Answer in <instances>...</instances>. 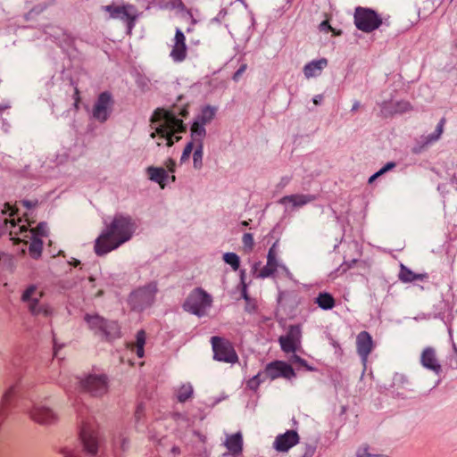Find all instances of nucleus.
Returning <instances> with one entry per match:
<instances>
[{"mask_svg":"<svg viewBox=\"0 0 457 457\" xmlns=\"http://www.w3.org/2000/svg\"><path fill=\"white\" fill-rule=\"evenodd\" d=\"M62 457H80L79 450L73 445H66L60 450Z\"/></svg>","mask_w":457,"mask_h":457,"instance_id":"obj_42","label":"nucleus"},{"mask_svg":"<svg viewBox=\"0 0 457 457\" xmlns=\"http://www.w3.org/2000/svg\"><path fill=\"white\" fill-rule=\"evenodd\" d=\"M101 9L109 13V19L120 20L126 23L127 33L131 34L138 18V12L135 5L126 4L123 5H115L113 4L103 5Z\"/></svg>","mask_w":457,"mask_h":457,"instance_id":"obj_5","label":"nucleus"},{"mask_svg":"<svg viewBox=\"0 0 457 457\" xmlns=\"http://www.w3.org/2000/svg\"><path fill=\"white\" fill-rule=\"evenodd\" d=\"M21 204L24 207H26L27 209H31V208L35 207L37 204V200H34V201H31V200H22L21 202Z\"/></svg>","mask_w":457,"mask_h":457,"instance_id":"obj_52","label":"nucleus"},{"mask_svg":"<svg viewBox=\"0 0 457 457\" xmlns=\"http://www.w3.org/2000/svg\"><path fill=\"white\" fill-rule=\"evenodd\" d=\"M265 381H266V378H265L263 373L259 372L257 375L253 376L252 378H250L247 381V387L250 388L251 390L255 391V390H257L259 386L262 383H264Z\"/></svg>","mask_w":457,"mask_h":457,"instance_id":"obj_39","label":"nucleus"},{"mask_svg":"<svg viewBox=\"0 0 457 457\" xmlns=\"http://www.w3.org/2000/svg\"><path fill=\"white\" fill-rule=\"evenodd\" d=\"M355 457H390L388 454L379 451L375 446L364 443L360 445L355 451Z\"/></svg>","mask_w":457,"mask_h":457,"instance_id":"obj_28","label":"nucleus"},{"mask_svg":"<svg viewBox=\"0 0 457 457\" xmlns=\"http://www.w3.org/2000/svg\"><path fill=\"white\" fill-rule=\"evenodd\" d=\"M359 107H360V102L354 101V103L353 104V106L351 108V112H357Z\"/></svg>","mask_w":457,"mask_h":457,"instance_id":"obj_59","label":"nucleus"},{"mask_svg":"<svg viewBox=\"0 0 457 457\" xmlns=\"http://www.w3.org/2000/svg\"><path fill=\"white\" fill-rule=\"evenodd\" d=\"M29 236H25V237H45L47 234V226L46 223H39L36 228H31L29 231Z\"/></svg>","mask_w":457,"mask_h":457,"instance_id":"obj_40","label":"nucleus"},{"mask_svg":"<svg viewBox=\"0 0 457 457\" xmlns=\"http://www.w3.org/2000/svg\"><path fill=\"white\" fill-rule=\"evenodd\" d=\"M223 261L231 266L233 270H237L240 266V260L237 254L235 253H226L223 255Z\"/></svg>","mask_w":457,"mask_h":457,"instance_id":"obj_37","label":"nucleus"},{"mask_svg":"<svg viewBox=\"0 0 457 457\" xmlns=\"http://www.w3.org/2000/svg\"><path fill=\"white\" fill-rule=\"evenodd\" d=\"M226 15H227V10L221 9L219 12V13L217 14V16L212 19V21L220 22L221 20H223L225 18Z\"/></svg>","mask_w":457,"mask_h":457,"instance_id":"obj_53","label":"nucleus"},{"mask_svg":"<svg viewBox=\"0 0 457 457\" xmlns=\"http://www.w3.org/2000/svg\"><path fill=\"white\" fill-rule=\"evenodd\" d=\"M135 230L136 225L130 217L116 215L96 240V253L104 255L118 248L131 238Z\"/></svg>","mask_w":457,"mask_h":457,"instance_id":"obj_1","label":"nucleus"},{"mask_svg":"<svg viewBox=\"0 0 457 457\" xmlns=\"http://www.w3.org/2000/svg\"><path fill=\"white\" fill-rule=\"evenodd\" d=\"M353 22L355 27L365 33L378 29L382 24L390 25L389 19H383L375 10L358 6L354 10Z\"/></svg>","mask_w":457,"mask_h":457,"instance_id":"obj_3","label":"nucleus"},{"mask_svg":"<svg viewBox=\"0 0 457 457\" xmlns=\"http://www.w3.org/2000/svg\"><path fill=\"white\" fill-rule=\"evenodd\" d=\"M80 387L92 396L99 397L108 391V380L105 375H88L79 381Z\"/></svg>","mask_w":457,"mask_h":457,"instance_id":"obj_10","label":"nucleus"},{"mask_svg":"<svg viewBox=\"0 0 457 457\" xmlns=\"http://www.w3.org/2000/svg\"><path fill=\"white\" fill-rule=\"evenodd\" d=\"M420 361L423 368L436 375H439L442 372V365L437 358L436 351L432 346H427L422 350Z\"/></svg>","mask_w":457,"mask_h":457,"instance_id":"obj_16","label":"nucleus"},{"mask_svg":"<svg viewBox=\"0 0 457 457\" xmlns=\"http://www.w3.org/2000/svg\"><path fill=\"white\" fill-rule=\"evenodd\" d=\"M152 114L157 115V114H175V113L170 111H164V110H161L160 108H157L153 112Z\"/></svg>","mask_w":457,"mask_h":457,"instance_id":"obj_57","label":"nucleus"},{"mask_svg":"<svg viewBox=\"0 0 457 457\" xmlns=\"http://www.w3.org/2000/svg\"><path fill=\"white\" fill-rule=\"evenodd\" d=\"M300 436L295 430H287L276 436L273 447L279 453H286L299 443Z\"/></svg>","mask_w":457,"mask_h":457,"instance_id":"obj_17","label":"nucleus"},{"mask_svg":"<svg viewBox=\"0 0 457 457\" xmlns=\"http://www.w3.org/2000/svg\"><path fill=\"white\" fill-rule=\"evenodd\" d=\"M244 248L251 251L254 245L253 236L251 233H245L242 237Z\"/></svg>","mask_w":457,"mask_h":457,"instance_id":"obj_43","label":"nucleus"},{"mask_svg":"<svg viewBox=\"0 0 457 457\" xmlns=\"http://www.w3.org/2000/svg\"><path fill=\"white\" fill-rule=\"evenodd\" d=\"M194 148L195 149V144L194 142L190 141L187 144L180 158L181 162H184L189 159V156Z\"/></svg>","mask_w":457,"mask_h":457,"instance_id":"obj_44","label":"nucleus"},{"mask_svg":"<svg viewBox=\"0 0 457 457\" xmlns=\"http://www.w3.org/2000/svg\"><path fill=\"white\" fill-rule=\"evenodd\" d=\"M114 104L112 95L109 91L99 94L94 106L92 114H107Z\"/></svg>","mask_w":457,"mask_h":457,"instance_id":"obj_19","label":"nucleus"},{"mask_svg":"<svg viewBox=\"0 0 457 457\" xmlns=\"http://www.w3.org/2000/svg\"><path fill=\"white\" fill-rule=\"evenodd\" d=\"M137 83L139 87L142 88V90H146L148 89V80L145 78H139L137 80Z\"/></svg>","mask_w":457,"mask_h":457,"instance_id":"obj_51","label":"nucleus"},{"mask_svg":"<svg viewBox=\"0 0 457 457\" xmlns=\"http://www.w3.org/2000/svg\"><path fill=\"white\" fill-rule=\"evenodd\" d=\"M189 21H190L192 26H194L197 23V20L195 18H194V16Z\"/></svg>","mask_w":457,"mask_h":457,"instance_id":"obj_64","label":"nucleus"},{"mask_svg":"<svg viewBox=\"0 0 457 457\" xmlns=\"http://www.w3.org/2000/svg\"><path fill=\"white\" fill-rule=\"evenodd\" d=\"M10 106L7 104H0V113L7 110Z\"/></svg>","mask_w":457,"mask_h":457,"instance_id":"obj_61","label":"nucleus"},{"mask_svg":"<svg viewBox=\"0 0 457 457\" xmlns=\"http://www.w3.org/2000/svg\"><path fill=\"white\" fill-rule=\"evenodd\" d=\"M43 295L44 294L41 290H38L36 286L31 285L23 292L21 301L26 303L28 308H29V306L38 303Z\"/></svg>","mask_w":457,"mask_h":457,"instance_id":"obj_27","label":"nucleus"},{"mask_svg":"<svg viewBox=\"0 0 457 457\" xmlns=\"http://www.w3.org/2000/svg\"><path fill=\"white\" fill-rule=\"evenodd\" d=\"M5 206L8 207V209L11 211L10 215L12 216L15 212L14 210L12 208V206L9 204H6Z\"/></svg>","mask_w":457,"mask_h":457,"instance_id":"obj_62","label":"nucleus"},{"mask_svg":"<svg viewBox=\"0 0 457 457\" xmlns=\"http://www.w3.org/2000/svg\"><path fill=\"white\" fill-rule=\"evenodd\" d=\"M216 112H217V108L216 107L211 106V105H205V106L203 107L201 114H203V115H205V114H215Z\"/></svg>","mask_w":457,"mask_h":457,"instance_id":"obj_50","label":"nucleus"},{"mask_svg":"<svg viewBox=\"0 0 457 457\" xmlns=\"http://www.w3.org/2000/svg\"><path fill=\"white\" fill-rule=\"evenodd\" d=\"M445 124V119L442 118L440 120V121L437 123L435 132L424 137L422 139V142L420 144L419 143L417 145H415L412 148L411 152L413 154H420L428 145H430L434 142H436L440 138V137L444 131Z\"/></svg>","mask_w":457,"mask_h":457,"instance_id":"obj_20","label":"nucleus"},{"mask_svg":"<svg viewBox=\"0 0 457 457\" xmlns=\"http://www.w3.org/2000/svg\"><path fill=\"white\" fill-rule=\"evenodd\" d=\"M320 30L328 32V30L331 29V26H330V24H329V22L328 21H323L320 24Z\"/></svg>","mask_w":457,"mask_h":457,"instance_id":"obj_55","label":"nucleus"},{"mask_svg":"<svg viewBox=\"0 0 457 457\" xmlns=\"http://www.w3.org/2000/svg\"><path fill=\"white\" fill-rule=\"evenodd\" d=\"M315 303L323 310H331L334 308L336 302L331 294L321 292L315 298Z\"/></svg>","mask_w":457,"mask_h":457,"instance_id":"obj_30","label":"nucleus"},{"mask_svg":"<svg viewBox=\"0 0 457 457\" xmlns=\"http://www.w3.org/2000/svg\"><path fill=\"white\" fill-rule=\"evenodd\" d=\"M399 279L403 283H411L416 280L423 281L428 278L427 273H415L405 265H400Z\"/></svg>","mask_w":457,"mask_h":457,"instance_id":"obj_25","label":"nucleus"},{"mask_svg":"<svg viewBox=\"0 0 457 457\" xmlns=\"http://www.w3.org/2000/svg\"><path fill=\"white\" fill-rule=\"evenodd\" d=\"M246 68V65H242L233 75V79L237 80L238 78L242 75V73L245 71Z\"/></svg>","mask_w":457,"mask_h":457,"instance_id":"obj_54","label":"nucleus"},{"mask_svg":"<svg viewBox=\"0 0 457 457\" xmlns=\"http://www.w3.org/2000/svg\"><path fill=\"white\" fill-rule=\"evenodd\" d=\"M315 199L316 197L312 195L296 194L283 196L279 200V203L285 205L291 204L293 207H302L307 204L313 202Z\"/></svg>","mask_w":457,"mask_h":457,"instance_id":"obj_23","label":"nucleus"},{"mask_svg":"<svg viewBox=\"0 0 457 457\" xmlns=\"http://www.w3.org/2000/svg\"><path fill=\"white\" fill-rule=\"evenodd\" d=\"M357 353L363 361H366L368 356L373 349V341L371 336L367 331H361L356 338Z\"/></svg>","mask_w":457,"mask_h":457,"instance_id":"obj_18","label":"nucleus"},{"mask_svg":"<svg viewBox=\"0 0 457 457\" xmlns=\"http://www.w3.org/2000/svg\"><path fill=\"white\" fill-rule=\"evenodd\" d=\"M278 255V241H276L269 249L267 254V263L266 265L259 271L258 278H265L272 276L278 268L282 269L286 272H288V269L287 266L283 264H279L277 260Z\"/></svg>","mask_w":457,"mask_h":457,"instance_id":"obj_14","label":"nucleus"},{"mask_svg":"<svg viewBox=\"0 0 457 457\" xmlns=\"http://www.w3.org/2000/svg\"><path fill=\"white\" fill-rule=\"evenodd\" d=\"M157 287L155 283L139 287L129 295V303L134 310L142 311L150 306L155 297Z\"/></svg>","mask_w":457,"mask_h":457,"instance_id":"obj_8","label":"nucleus"},{"mask_svg":"<svg viewBox=\"0 0 457 457\" xmlns=\"http://www.w3.org/2000/svg\"><path fill=\"white\" fill-rule=\"evenodd\" d=\"M192 395H193V387L189 383L182 385L179 388L178 393H177L178 400L180 403H184V402L187 401L189 398L192 397Z\"/></svg>","mask_w":457,"mask_h":457,"instance_id":"obj_35","label":"nucleus"},{"mask_svg":"<svg viewBox=\"0 0 457 457\" xmlns=\"http://www.w3.org/2000/svg\"><path fill=\"white\" fill-rule=\"evenodd\" d=\"M80 440L84 451L90 456H96L100 446L99 431L94 424L86 423L80 430Z\"/></svg>","mask_w":457,"mask_h":457,"instance_id":"obj_9","label":"nucleus"},{"mask_svg":"<svg viewBox=\"0 0 457 457\" xmlns=\"http://www.w3.org/2000/svg\"><path fill=\"white\" fill-rule=\"evenodd\" d=\"M29 311L35 316L42 315L44 317H50L54 313L53 308L49 304H39V303L29 306Z\"/></svg>","mask_w":457,"mask_h":457,"instance_id":"obj_31","label":"nucleus"},{"mask_svg":"<svg viewBox=\"0 0 457 457\" xmlns=\"http://www.w3.org/2000/svg\"><path fill=\"white\" fill-rule=\"evenodd\" d=\"M144 416H145V406L142 403H139L137 406V409L134 413L135 422L137 424Z\"/></svg>","mask_w":457,"mask_h":457,"instance_id":"obj_45","label":"nucleus"},{"mask_svg":"<svg viewBox=\"0 0 457 457\" xmlns=\"http://www.w3.org/2000/svg\"><path fill=\"white\" fill-rule=\"evenodd\" d=\"M395 166H396V163L394 162H387L383 168H381L378 171H377L371 177H370L369 183H372L378 177H380L383 174H385L386 172L393 170Z\"/></svg>","mask_w":457,"mask_h":457,"instance_id":"obj_41","label":"nucleus"},{"mask_svg":"<svg viewBox=\"0 0 457 457\" xmlns=\"http://www.w3.org/2000/svg\"><path fill=\"white\" fill-rule=\"evenodd\" d=\"M323 99V96L321 95H318L313 98V103L315 104H320Z\"/></svg>","mask_w":457,"mask_h":457,"instance_id":"obj_58","label":"nucleus"},{"mask_svg":"<svg viewBox=\"0 0 457 457\" xmlns=\"http://www.w3.org/2000/svg\"><path fill=\"white\" fill-rule=\"evenodd\" d=\"M29 415L32 420L45 426L53 425L58 420L57 413L40 403L33 404L32 408L29 411Z\"/></svg>","mask_w":457,"mask_h":457,"instance_id":"obj_11","label":"nucleus"},{"mask_svg":"<svg viewBox=\"0 0 457 457\" xmlns=\"http://www.w3.org/2000/svg\"><path fill=\"white\" fill-rule=\"evenodd\" d=\"M187 53V46L185 34L179 28H177L170 56L175 62H181L186 60Z\"/></svg>","mask_w":457,"mask_h":457,"instance_id":"obj_15","label":"nucleus"},{"mask_svg":"<svg viewBox=\"0 0 457 457\" xmlns=\"http://www.w3.org/2000/svg\"><path fill=\"white\" fill-rule=\"evenodd\" d=\"M328 59L325 57L307 62L303 68L304 77L311 79L320 76L322 71L328 66Z\"/></svg>","mask_w":457,"mask_h":457,"instance_id":"obj_21","label":"nucleus"},{"mask_svg":"<svg viewBox=\"0 0 457 457\" xmlns=\"http://www.w3.org/2000/svg\"><path fill=\"white\" fill-rule=\"evenodd\" d=\"M145 343V333L144 330H140L137 334V341L135 345V353L138 358H142L144 356V345Z\"/></svg>","mask_w":457,"mask_h":457,"instance_id":"obj_36","label":"nucleus"},{"mask_svg":"<svg viewBox=\"0 0 457 457\" xmlns=\"http://www.w3.org/2000/svg\"><path fill=\"white\" fill-rule=\"evenodd\" d=\"M211 344L214 360L231 364L237 362V353L228 340L220 337H212Z\"/></svg>","mask_w":457,"mask_h":457,"instance_id":"obj_7","label":"nucleus"},{"mask_svg":"<svg viewBox=\"0 0 457 457\" xmlns=\"http://www.w3.org/2000/svg\"><path fill=\"white\" fill-rule=\"evenodd\" d=\"M170 7L172 9H178L180 10H186V5L182 2V0H171L170 1Z\"/></svg>","mask_w":457,"mask_h":457,"instance_id":"obj_48","label":"nucleus"},{"mask_svg":"<svg viewBox=\"0 0 457 457\" xmlns=\"http://www.w3.org/2000/svg\"><path fill=\"white\" fill-rule=\"evenodd\" d=\"M301 328L298 325H292L289 327L286 336H281L278 338L281 349L287 353H295L301 342Z\"/></svg>","mask_w":457,"mask_h":457,"instance_id":"obj_13","label":"nucleus"},{"mask_svg":"<svg viewBox=\"0 0 457 457\" xmlns=\"http://www.w3.org/2000/svg\"><path fill=\"white\" fill-rule=\"evenodd\" d=\"M112 444L114 447H118L122 451L127 450L129 444L127 429L118 428L113 435Z\"/></svg>","mask_w":457,"mask_h":457,"instance_id":"obj_29","label":"nucleus"},{"mask_svg":"<svg viewBox=\"0 0 457 457\" xmlns=\"http://www.w3.org/2000/svg\"><path fill=\"white\" fill-rule=\"evenodd\" d=\"M79 89L77 87H75V91H74V96H75V104H77V102L79 101Z\"/></svg>","mask_w":457,"mask_h":457,"instance_id":"obj_60","label":"nucleus"},{"mask_svg":"<svg viewBox=\"0 0 457 457\" xmlns=\"http://www.w3.org/2000/svg\"><path fill=\"white\" fill-rule=\"evenodd\" d=\"M266 380H274L278 378L290 379L295 376L291 365L282 361H274L266 365L262 371Z\"/></svg>","mask_w":457,"mask_h":457,"instance_id":"obj_12","label":"nucleus"},{"mask_svg":"<svg viewBox=\"0 0 457 457\" xmlns=\"http://www.w3.org/2000/svg\"><path fill=\"white\" fill-rule=\"evenodd\" d=\"M224 445L230 454L236 456L241 454L243 451V436L241 432L228 436Z\"/></svg>","mask_w":457,"mask_h":457,"instance_id":"obj_24","label":"nucleus"},{"mask_svg":"<svg viewBox=\"0 0 457 457\" xmlns=\"http://www.w3.org/2000/svg\"><path fill=\"white\" fill-rule=\"evenodd\" d=\"M18 386L17 384L11 386L3 395L1 403H0V411L3 412L5 408L12 403L15 395L17 394Z\"/></svg>","mask_w":457,"mask_h":457,"instance_id":"obj_32","label":"nucleus"},{"mask_svg":"<svg viewBox=\"0 0 457 457\" xmlns=\"http://www.w3.org/2000/svg\"><path fill=\"white\" fill-rule=\"evenodd\" d=\"M165 167L167 168V170L173 173L175 171V168H176V162L173 159L171 158H169L166 162H165Z\"/></svg>","mask_w":457,"mask_h":457,"instance_id":"obj_49","label":"nucleus"},{"mask_svg":"<svg viewBox=\"0 0 457 457\" xmlns=\"http://www.w3.org/2000/svg\"><path fill=\"white\" fill-rule=\"evenodd\" d=\"M292 360H293V361H294L295 363H298V364H300L301 366L305 367V368H306L307 370H313L312 367L308 366V364H307V362H306V361H305V360H303V358H301V357H300V356H298V355H295H295L292 357Z\"/></svg>","mask_w":457,"mask_h":457,"instance_id":"obj_47","label":"nucleus"},{"mask_svg":"<svg viewBox=\"0 0 457 457\" xmlns=\"http://www.w3.org/2000/svg\"><path fill=\"white\" fill-rule=\"evenodd\" d=\"M150 121L154 128L151 137H155L159 135L161 138L166 139V145L169 147L173 145V137L176 133L186 131L182 120L177 119V116H152Z\"/></svg>","mask_w":457,"mask_h":457,"instance_id":"obj_2","label":"nucleus"},{"mask_svg":"<svg viewBox=\"0 0 457 457\" xmlns=\"http://www.w3.org/2000/svg\"><path fill=\"white\" fill-rule=\"evenodd\" d=\"M146 173L150 180L158 183L161 188H164L165 180L169 179L167 170L164 168L149 166L146 169Z\"/></svg>","mask_w":457,"mask_h":457,"instance_id":"obj_26","label":"nucleus"},{"mask_svg":"<svg viewBox=\"0 0 457 457\" xmlns=\"http://www.w3.org/2000/svg\"><path fill=\"white\" fill-rule=\"evenodd\" d=\"M242 295H243V297H244L245 299H246V300L248 299L247 293H246V289H245V286L244 287V289H243V291H242Z\"/></svg>","mask_w":457,"mask_h":457,"instance_id":"obj_63","label":"nucleus"},{"mask_svg":"<svg viewBox=\"0 0 457 457\" xmlns=\"http://www.w3.org/2000/svg\"><path fill=\"white\" fill-rule=\"evenodd\" d=\"M390 107L392 108L390 114H403L412 111L411 104L404 100L391 102Z\"/></svg>","mask_w":457,"mask_h":457,"instance_id":"obj_33","label":"nucleus"},{"mask_svg":"<svg viewBox=\"0 0 457 457\" xmlns=\"http://www.w3.org/2000/svg\"><path fill=\"white\" fill-rule=\"evenodd\" d=\"M179 12L184 13L183 17L187 21H189L193 17V13H192L191 10L187 9V7H186V10H180Z\"/></svg>","mask_w":457,"mask_h":457,"instance_id":"obj_56","label":"nucleus"},{"mask_svg":"<svg viewBox=\"0 0 457 457\" xmlns=\"http://www.w3.org/2000/svg\"><path fill=\"white\" fill-rule=\"evenodd\" d=\"M212 116H202L201 123L195 121L191 126V142L195 145H204V138L206 135L204 125L210 121Z\"/></svg>","mask_w":457,"mask_h":457,"instance_id":"obj_22","label":"nucleus"},{"mask_svg":"<svg viewBox=\"0 0 457 457\" xmlns=\"http://www.w3.org/2000/svg\"><path fill=\"white\" fill-rule=\"evenodd\" d=\"M31 239L29 246V253L34 259H37L41 256L43 249V242L38 237H29Z\"/></svg>","mask_w":457,"mask_h":457,"instance_id":"obj_34","label":"nucleus"},{"mask_svg":"<svg viewBox=\"0 0 457 457\" xmlns=\"http://www.w3.org/2000/svg\"><path fill=\"white\" fill-rule=\"evenodd\" d=\"M84 319L89 328L102 338L111 340L120 337V327L116 321L106 320L98 314H86Z\"/></svg>","mask_w":457,"mask_h":457,"instance_id":"obj_4","label":"nucleus"},{"mask_svg":"<svg viewBox=\"0 0 457 457\" xmlns=\"http://www.w3.org/2000/svg\"><path fill=\"white\" fill-rule=\"evenodd\" d=\"M316 452V446L314 445L306 444L304 445L303 453L302 457H313Z\"/></svg>","mask_w":457,"mask_h":457,"instance_id":"obj_46","label":"nucleus"},{"mask_svg":"<svg viewBox=\"0 0 457 457\" xmlns=\"http://www.w3.org/2000/svg\"><path fill=\"white\" fill-rule=\"evenodd\" d=\"M212 296L202 288L193 290L187 296L184 309L198 317L206 314V311L212 306Z\"/></svg>","mask_w":457,"mask_h":457,"instance_id":"obj_6","label":"nucleus"},{"mask_svg":"<svg viewBox=\"0 0 457 457\" xmlns=\"http://www.w3.org/2000/svg\"><path fill=\"white\" fill-rule=\"evenodd\" d=\"M203 154H204V145H195V152L193 154V162L194 167L196 170L202 168L203 165Z\"/></svg>","mask_w":457,"mask_h":457,"instance_id":"obj_38","label":"nucleus"}]
</instances>
